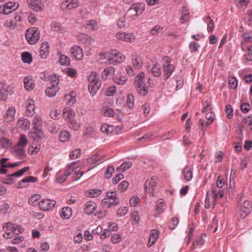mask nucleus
<instances>
[{
	"instance_id": "6e6552de",
	"label": "nucleus",
	"mask_w": 252,
	"mask_h": 252,
	"mask_svg": "<svg viewBox=\"0 0 252 252\" xmlns=\"http://www.w3.org/2000/svg\"><path fill=\"white\" fill-rule=\"evenodd\" d=\"M18 5L15 3L9 2L2 6H0V13L7 15L15 11L17 8Z\"/></svg>"
},
{
	"instance_id": "0e129e2a",
	"label": "nucleus",
	"mask_w": 252,
	"mask_h": 252,
	"mask_svg": "<svg viewBox=\"0 0 252 252\" xmlns=\"http://www.w3.org/2000/svg\"><path fill=\"white\" fill-rule=\"evenodd\" d=\"M199 47L200 45L198 43L193 41L190 42L189 45V47L192 52H196L198 50Z\"/></svg>"
},
{
	"instance_id": "864d4df0",
	"label": "nucleus",
	"mask_w": 252,
	"mask_h": 252,
	"mask_svg": "<svg viewBox=\"0 0 252 252\" xmlns=\"http://www.w3.org/2000/svg\"><path fill=\"white\" fill-rule=\"evenodd\" d=\"M211 103L210 101H208V100H206L205 102L203 103V109L202 110L203 113H206L208 112L212 111V108L211 106Z\"/></svg>"
},
{
	"instance_id": "a18cd8bd",
	"label": "nucleus",
	"mask_w": 252,
	"mask_h": 252,
	"mask_svg": "<svg viewBox=\"0 0 252 252\" xmlns=\"http://www.w3.org/2000/svg\"><path fill=\"white\" fill-rule=\"evenodd\" d=\"M59 137L61 142H64L69 140L70 134L66 131H62L60 133Z\"/></svg>"
},
{
	"instance_id": "f704fd0d",
	"label": "nucleus",
	"mask_w": 252,
	"mask_h": 252,
	"mask_svg": "<svg viewBox=\"0 0 252 252\" xmlns=\"http://www.w3.org/2000/svg\"><path fill=\"white\" fill-rule=\"evenodd\" d=\"M115 73L114 67L111 66L105 68L102 73V78L106 79L109 75H113Z\"/></svg>"
},
{
	"instance_id": "412c9836",
	"label": "nucleus",
	"mask_w": 252,
	"mask_h": 252,
	"mask_svg": "<svg viewBox=\"0 0 252 252\" xmlns=\"http://www.w3.org/2000/svg\"><path fill=\"white\" fill-rule=\"evenodd\" d=\"M211 192L212 194V196L217 200L223 196V190L216 186L212 187Z\"/></svg>"
},
{
	"instance_id": "774afa93",
	"label": "nucleus",
	"mask_w": 252,
	"mask_h": 252,
	"mask_svg": "<svg viewBox=\"0 0 252 252\" xmlns=\"http://www.w3.org/2000/svg\"><path fill=\"white\" fill-rule=\"evenodd\" d=\"M178 222L179 220L177 217L173 218L169 226V228L172 230L174 229L178 224Z\"/></svg>"
},
{
	"instance_id": "49530a36",
	"label": "nucleus",
	"mask_w": 252,
	"mask_h": 252,
	"mask_svg": "<svg viewBox=\"0 0 252 252\" xmlns=\"http://www.w3.org/2000/svg\"><path fill=\"white\" fill-rule=\"evenodd\" d=\"M138 16L141 14L145 10V5L141 3L133 4Z\"/></svg>"
},
{
	"instance_id": "69168bd1",
	"label": "nucleus",
	"mask_w": 252,
	"mask_h": 252,
	"mask_svg": "<svg viewBox=\"0 0 252 252\" xmlns=\"http://www.w3.org/2000/svg\"><path fill=\"white\" fill-rule=\"evenodd\" d=\"M175 133V132L174 131H168L161 136V139L162 140L170 139L173 136Z\"/></svg>"
},
{
	"instance_id": "c85d7f7f",
	"label": "nucleus",
	"mask_w": 252,
	"mask_h": 252,
	"mask_svg": "<svg viewBox=\"0 0 252 252\" xmlns=\"http://www.w3.org/2000/svg\"><path fill=\"white\" fill-rule=\"evenodd\" d=\"M204 22L207 24V30L209 32H212L215 28L214 23L209 16H208L203 19Z\"/></svg>"
},
{
	"instance_id": "ea45409f",
	"label": "nucleus",
	"mask_w": 252,
	"mask_h": 252,
	"mask_svg": "<svg viewBox=\"0 0 252 252\" xmlns=\"http://www.w3.org/2000/svg\"><path fill=\"white\" fill-rule=\"evenodd\" d=\"M22 60L25 63H30L32 61V57L30 53L26 52L22 54Z\"/></svg>"
},
{
	"instance_id": "4c0bfd02",
	"label": "nucleus",
	"mask_w": 252,
	"mask_h": 252,
	"mask_svg": "<svg viewBox=\"0 0 252 252\" xmlns=\"http://www.w3.org/2000/svg\"><path fill=\"white\" fill-rule=\"evenodd\" d=\"M33 129H41L42 123L41 118L37 115L34 116L33 119Z\"/></svg>"
},
{
	"instance_id": "e2e57ef3",
	"label": "nucleus",
	"mask_w": 252,
	"mask_h": 252,
	"mask_svg": "<svg viewBox=\"0 0 252 252\" xmlns=\"http://www.w3.org/2000/svg\"><path fill=\"white\" fill-rule=\"evenodd\" d=\"M80 154L81 149H77L71 152V153L70 154V158L72 159H76L79 157Z\"/></svg>"
},
{
	"instance_id": "a19ab883",
	"label": "nucleus",
	"mask_w": 252,
	"mask_h": 252,
	"mask_svg": "<svg viewBox=\"0 0 252 252\" xmlns=\"http://www.w3.org/2000/svg\"><path fill=\"white\" fill-rule=\"evenodd\" d=\"M70 62L69 58L63 55H61L59 60V63L62 65H68L70 64Z\"/></svg>"
},
{
	"instance_id": "f257e3e1",
	"label": "nucleus",
	"mask_w": 252,
	"mask_h": 252,
	"mask_svg": "<svg viewBox=\"0 0 252 252\" xmlns=\"http://www.w3.org/2000/svg\"><path fill=\"white\" fill-rule=\"evenodd\" d=\"M89 84L88 89L92 96L94 95L101 86V82L98 79V76L96 72H93L88 78Z\"/></svg>"
},
{
	"instance_id": "7ed1b4c3",
	"label": "nucleus",
	"mask_w": 252,
	"mask_h": 252,
	"mask_svg": "<svg viewBox=\"0 0 252 252\" xmlns=\"http://www.w3.org/2000/svg\"><path fill=\"white\" fill-rule=\"evenodd\" d=\"M26 37L31 44H35L39 39L40 33L37 28L33 27L26 32Z\"/></svg>"
},
{
	"instance_id": "20e7f679",
	"label": "nucleus",
	"mask_w": 252,
	"mask_h": 252,
	"mask_svg": "<svg viewBox=\"0 0 252 252\" xmlns=\"http://www.w3.org/2000/svg\"><path fill=\"white\" fill-rule=\"evenodd\" d=\"M168 57L165 56L164 57V60L166 62L163 65V70L164 72L163 78L165 80H166L171 76L174 70V65L169 63V61H168Z\"/></svg>"
},
{
	"instance_id": "9d476101",
	"label": "nucleus",
	"mask_w": 252,
	"mask_h": 252,
	"mask_svg": "<svg viewBox=\"0 0 252 252\" xmlns=\"http://www.w3.org/2000/svg\"><path fill=\"white\" fill-rule=\"evenodd\" d=\"M27 4L30 8L35 11H42L44 9L43 4L37 0H28Z\"/></svg>"
},
{
	"instance_id": "37998d69",
	"label": "nucleus",
	"mask_w": 252,
	"mask_h": 252,
	"mask_svg": "<svg viewBox=\"0 0 252 252\" xmlns=\"http://www.w3.org/2000/svg\"><path fill=\"white\" fill-rule=\"evenodd\" d=\"M132 62L133 66L136 69H139L141 68L143 64L142 62L140 57H136L135 58L133 57Z\"/></svg>"
},
{
	"instance_id": "f8f14e48",
	"label": "nucleus",
	"mask_w": 252,
	"mask_h": 252,
	"mask_svg": "<svg viewBox=\"0 0 252 252\" xmlns=\"http://www.w3.org/2000/svg\"><path fill=\"white\" fill-rule=\"evenodd\" d=\"M70 52L72 56L77 60H82L83 57V50L79 46L74 45L70 48Z\"/></svg>"
},
{
	"instance_id": "5701e85b",
	"label": "nucleus",
	"mask_w": 252,
	"mask_h": 252,
	"mask_svg": "<svg viewBox=\"0 0 252 252\" xmlns=\"http://www.w3.org/2000/svg\"><path fill=\"white\" fill-rule=\"evenodd\" d=\"M49 45L47 42H43L40 47V56L42 58H46L49 53Z\"/></svg>"
},
{
	"instance_id": "c03bdc74",
	"label": "nucleus",
	"mask_w": 252,
	"mask_h": 252,
	"mask_svg": "<svg viewBox=\"0 0 252 252\" xmlns=\"http://www.w3.org/2000/svg\"><path fill=\"white\" fill-rule=\"evenodd\" d=\"M127 81V78L123 75L116 76L114 78V81L118 85L125 84Z\"/></svg>"
},
{
	"instance_id": "c9c22d12",
	"label": "nucleus",
	"mask_w": 252,
	"mask_h": 252,
	"mask_svg": "<svg viewBox=\"0 0 252 252\" xmlns=\"http://www.w3.org/2000/svg\"><path fill=\"white\" fill-rule=\"evenodd\" d=\"M184 177L186 180L189 181L192 178L191 169L189 166H186L183 171Z\"/></svg>"
},
{
	"instance_id": "f03ea898",
	"label": "nucleus",
	"mask_w": 252,
	"mask_h": 252,
	"mask_svg": "<svg viewBox=\"0 0 252 252\" xmlns=\"http://www.w3.org/2000/svg\"><path fill=\"white\" fill-rule=\"evenodd\" d=\"M134 85L137 88L138 93L144 96L148 93V89L145 84V74L141 72L135 77Z\"/></svg>"
},
{
	"instance_id": "a211bd4d",
	"label": "nucleus",
	"mask_w": 252,
	"mask_h": 252,
	"mask_svg": "<svg viewBox=\"0 0 252 252\" xmlns=\"http://www.w3.org/2000/svg\"><path fill=\"white\" fill-rule=\"evenodd\" d=\"M63 115L67 122L74 119L75 113L74 110L70 107H66L63 111Z\"/></svg>"
},
{
	"instance_id": "bb28decb",
	"label": "nucleus",
	"mask_w": 252,
	"mask_h": 252,
	"mask_svg": "<svg viewBox=\"0 0 252 252\" xmlns=\"http://www.w3.org/2000/svg\"><path fill=\"white\" fill-rule=\"evenodd\" d=\"M101 193V190L99 189H89L86 191L85 195L89 197H97Z\"/></svg>"
},
{
	"instance_id": "4468645a",
	"label": "nucleus",
	"mask_w": 252,
	"mask_h": 252,
	"mask_svg": "<svg viewBox=\"0 0 252 252\" xmlns=\"http://www.w3.org/2000/svg\"><path fill=\"white\" fill-rule=\"evenodd\" d=\"M26 115L28 117L32 116L35 113L34 101L32 99H28L26 102Z\"/></svg>"
},
{
	"instance_id": "aec40b11",
	"label": "nucleus",
	"mask_w": 252,
	"mask_h": 252,
	"mask_svg": "<svg viewBox=\"0 0 252 252\" xmlns=\"http://www.w3.org/2000/svg\"><path fill=\"white\" fill-rule=\"evenodd\" d=\"M15 114V110L14 108L11 107L9 108L3 116L4 121L7 123L12 121L14 119Z\"/></svg>"
},
{
	"instance_id": "79ce46f5",
	"label": "nucleus",
	"mask_w": 252,
	"mask_h": 252,
	"mask_svg": "<svg viewBox=\"0 0 252 252\" xmlns=\"http://www.w3.org/2000/svg\"><path fill=\"white\" fill-rule=\"evenodd\" d=\"M151 72L155 77H158L161 74L160 67L159 65L155 64L151 69Z\"/></svg>"
},
{
	"instance_id": "0eeeda50",
	"label": "nucleus",
	"mask_w": 252,
	"mask_h": 252,
	"mask_svg": "<svg viewBox=\"0 0 252 252\" xmlns=\"http://www.w3.org/2000/svg\"><path fill=\"white\" fill-rule=\"evenodd\" d=\"M29 133L30 139L35 142H40L44 137V134L41 129H33Z\"/></svg>"
},
{
	"instance_id": "e433bc0d",
	"label": "nucleus",
	"mask_w": 252,
	"mask_h": 252,
	"mask_svg": "<svg viewBox=\"0 0 252 252\" xmlns=\"http://www.w3.org/2000/svg\"><path fill=\"white\" fill-rule=\"evenodd\" d=\"M112 55L115 56V59L114 60V62L116 63V64L123 62L125 59V56L117 53L116 51H114Z\"/></svg>"
},
{
	"instance_id": "ddd939ff",
	"label": "nucleus",
	"mask_w": 252,
	"mask_h": 252,
	"mask_svg": "<svg viewBox=\"0 0 252 252\" xmlns=\"http://www.w3.org/2000/svg\"><path fill=\"white\" fill-rule=\"evenodd\" d=\"M156 178L153 177L151 178L150 181H147L144 184V190L145 191H149V193H151L153 196H154V190L155 189V187L157 186V183L156 181Z\"/></svg>"
},
{
	"instance_id": "393cba45",
	"label": "nucleus",
	"mask_w": 252,
	"mask_h": 252,
	"mask_svg": "<svg viewBox=\"0 0 252 252\" xmlns=\"http://www.w3.org/2000/svg\"><path fill=\"white\" fill-rule=\"evenodd\" d=\"M17 126L24 129H28L30 126V122L27 119L20 118L17 122Z\"/></svg>"
},
{
	"instance_id": "f3484780",
	"label": "nucleus",
	"mask_w": 252,
	"mask_h": 252,
	"mask_svg": "<svg viewBox=\"0 0 252 252\" xmlns=\"http://www.w3.org/2000/svg\"><path fill=\"white\" fill-rule=\"evenodd\" d=\"M116 37L119 39L127 42H133L135 40L134 36L132 34L126 33L125 32L118 33Z\"/></svg>"
},
{
	"instance_id": "473e14b6",
	"label": "nucleus",
	"mask_w": 252,
	"mask_h": 252,
	"mask_svg": "<svg viewBox=\"0 0 252 252\" xmlns=\"http://www.w3.org/2000/svg\"><path fill=\"white\" fill-rule=\"evenodd\" d=\"M100 156V154L98 153H96L95 154L93 155L91 158L87 159V161L92 164H99L101 163V161L98 158V157Z\"/></svg>"
},
{
	"instance_id": "052dcab7",
	"label": "nucleus",
	"mask_w": 252,
	"mask_h": 252,
	"mask_svg": "<svg viewBox=\"0 0 252 252\" xmlns=\"http://www.w3.org/2000/svg\"><path fill=\"white\" fill-rule=\"evenodd\" d=\"M128 185L129 183L128 182L124 181L118 185V189L120 190L121 192H123L127 188Z\"/></svg>"
},
{
	"instance_id": "2eb2a0df",
	"label": "nucleus",
	"mask_w": 252,
	"mask_h": 252,
	"mask_svg": "<svg viewBox=\"0 0 252 252\" xmlns=\"http://www.w3.org/2000/svg\"><path fill=\"white\" fill-rule=\"evenodd\" d=\"M9 86L6 84L0 83V99L5 100L9 94Z\"/></svg>"
},
{
	"instance_id": "423d86ee",
	"label": "nucleus",
	"mask_w": 252,
	"mask_h": 252,
	"mask_svg": "<svg viewBox=\"0 0 252 252\" xmlns=\"http://www.w3.org/2000/svg\"><path fill=\"white\" fill-rule=\"evenodd\" d=\"M239 203L242 204L241 208V212L244 213V215H242V218L244 219L249 214H250L251 210L252 209V203L248 200H243L242 197H241Z\"/></svg>"
},
{
	"instance_id": "6e6d98bb",
	"label": "nucleus",
	"mask_w": 252,
	"mask_h": 252,
	"mask_svg": "<svg viewBox=\"0 0 252 252\" xmlns=\"http://www.w3.org/2000/svg\"><path fill=\"white\" fill-rule=\"evenodd\" d=\"M28 143V140L26 137L24 135L20 136V139L17 144V146H25Z\"/></svg>"
},
{
	"instance_id": "603ef678",
	"label": "nucleus",
	"mask_w": 252,
	"mask_h": 252,
	"mask_svg": "<svg viewBox=\"0 0 252 252\" xmlns=\"http://www.w3.org/2000/svg\"><path fill=\"white\" fill-rule=\"evenodd\" d=\"M49 80L50 81L51 85L58 86L59 83V76L55 75H51L49 77Z\"/></svg>"
},
{
	"instance_id": "72a5a7b5",
	"label": "nucleus",
	"mask_w": 252,
	"mask_h": 252,
	"mask_svg": "<svg viewBox=\"0 0 252 252\" xmlns=\"http://www.w3.org/2000/svg\"><path fill=\"white\" fill-rule=\"evenodd\" d=\"M106 195L107 198L112 199L113 201V202H115V205L119 203V199L117 197V194L115 191L108 192Z\"/></svg>"
},
{
	"instance_id": "8fccbe9b",
	"label": "nucleus",
	"mask_w": 252,
	"mask_h": 252,
	"mask_svg": "<svg viewBox=\"0 0 252 252\" xmlns=\"http://www.w3.org/2000/svg\"><path fill=\"white\" fill-rule=\"evenodd\" d=\"M225 113L227 114V117L228 119H231L233 116V110L232 109V106L229 105L227 104L226 105L225 107Z\"/></svg>"
},
{
	"instance_id": "dca6fc26",
	"label": "nucleus",
	"mask_w": 252,
	"mask_h": 252,
	"mask_svg": "<svg viewBox=\"0 0 252 252\" xmlns=\"http://www.w3.org/2000/svg\"><path fill=\"white\" fill-rule=\"evenodd\" d=\"M97 207L95 203L93 201L86 202L85 205L84 211L88 215H90L94 213Z\"/></svg>"
},
{
	"instance_id": "9b49d317",
	"label": "nucleus",
	"mask_w": 252,
	"mask_h": 252,
	"mask_svg": "<svg viewBox=\"0 0 252 252\" xmlns=\"http://www.w3.org/2000/svg\"><path fill=\"white\" fill-rule=\"evenodd\" d=\"M79 3L77 0H66L62 3L61 7L63 10H71L77 7Z\"/></svg>"
},
{
	"instance_id": "cd10ccee",
	"label": "nucleus",
	"mask_w": 252,
	"mask_h": 252,
	"mask_svg": "<svg viewBox=\"0 0 252 252\" xmlns=\"http://www.w3.org/2000/svg\"><path fill=\"white\" fill-rule=\"evenodd\" d=\"M189 12L187 7L184 6L182 11V16L180 18V21L182 23L187 22L189 19Z\"/></svg>"
},
{
	"instance_id": "de8ad7c7",
	"label": "nucleus",
	"mask_w": 252,
	"mask_h": 252,
	"mask_svg": "<svg viewBox=\"0 0 252 252\" xmlns=\"http://www.w3.org/2000/svg\"><path fill=\"white\" fill-rule=\"evenodd\" d=\"M115 205V202L112 199L104 198L102 200L101 205L103 207L109 208L111 205Z\"/></svg>"
},
{
	"instance_id": "b1692460",
	"label": "nucleus",
	"mask_w": 252,
	"mask_h": 252,
	"mask_svg": "<svg viewBox=\"0 0 252 252\" xmlns=\"http://www.w3.org/2000/svg\"><path fill=\"white\" fill-rule=\"evenodd\" d=\"M72 209L70 207H63L62 210L61 217L63 219H69L72 216Z\"/></svg>"
},
{
	"instance_id": "338daca9",
	"label": "nucleus",
	"mask_w": 252,
	"mask_h": 252,
	"mask_svg": "<svg viewBox=\"0 0 252 252\" xmlns=\"http://www.w3.org/2000/svg\"><path fill=\"white\" fill-rule=\"evenodd\" d=\"M126 103L129 108L133 107L134 105V96L132 94H128L127 96Z\"/></svg>"
},
{
	"instance_id": "6ab92c4d",
	"label": "nucleus",
	"mask_w": 252,
	"mask_h": 252,
	"mask_svg": "<svg viewBox=\"0 0 252 252\" xmlns=\"http://www.w3.org/2000/svg\"><path fill=\"white\" fill-rule=\"evenodd\" d=\"M216 201L217 199L211 195L209 194V191H208L207 192L205 199V207L207 209H209L211 206H213V207L214 208Z\"/></svg>"
},
{
	"instance_id": "1a4fd4ad",
	"label": "nucleus",
	"mask_w": 252,
	"mask_h": 252,
	"mask_svg": "<svg viewBox=\"0 0 252 252\" xmlns=\"http://www.w3.org/2000/svg\"><path fill=\"white\" fill-rule=\"evenodd\" d=\"M77 38L80 43L86 46L91 45L94 42V39L91 36L84 33H79Z\"/></svg>"
},
{
	"instance_id": "2f4dec72",
	"label": "nucleus",
	"mask_w": 252,
	"mask_h": 252,
	"mask_svg": "<svg viewBox=\"0 0 252 252\" xmlns=\"http://www.w3.org/2000/svg\"><path fill=\"white\" fill-rule=\"evenodd\" d=\"M131 165L132 163L130 161H125L117 168V170L119 172H123L130 168Z\"/></svg>"
},
{
	"instance_id": "7c9ffc66",
	"label": "nucleus",
	"mask_w": 252,
	"mask_h": 252,
	"mask_svg": "<svg viewBox=\"0 0 252 252\" xmlns=\"http://www.w3.org/2000/svg\"><path fill=\"white\" fill-rule=\"evenodd\" d=\"M114 129V127L112 125H108L106 124H103L101 126V130L104 134H111Z\"/></svg>"
},
{
	"instance_id": "13d9d810",
	"label": "nucleus",
	"mask_w": 252,
	"mask_h": 252,
	"mask_svg": "<svg viewBox=\"0 0 252 252\" xmlns=\"http://www.w3.org/2000/svg\"><path fill=\"white\" fill-rule=\"evenodd\" d=\"M79 167H76L75 168L74 173L73 174V177L75 181L78 180L84 174V172L83 171L79 172Z\"/></svg>"
},
{
	"instance_id": "c756f323",
	"label": "nucleus",
	"mask_w": 252,
	"mask_h": 252,
	"mask_svg": "<svg viewBox=\"0 0 252 252\" xmlns=\"http://www.w3.org/2000/svg\"><path fill=\"white\" fill-rule=\"evenodd\" d=\"M51 26L52 30L55 32H64L66 31L65 28L60 23L53 22Z\"/></svg>"
},
{
	"instance_id": "a878e982",
	"label": "nucleus",
	"mask_w": 252,
	"mask_h": 252,
	"mask_svg": "<svg viewBox=\"0 0 252 252\" xmlns=\"http://www.w3.org/2000/svg\"><path fill=\"white\" fill-rule=\"evenodd\" d=\"M59 89L58 86L51 85V87H48L46 88L45 93L48 96L53 97L56 95Z\"/></svg>"
},
{
	"instance_id": "58836bf2",
	"label": "nucleus",
	"mask_w": 252,
	"mask_h": 252,
	"mask_svg": "<svg viewBox=\"0 0 252 252\" xmlns=\"http://www.w3.org/2000/svg\"><path fill=\"white\" fill-rule=\"evenodd\" d=\"M86 28L92 31L96 30L98 26L94 20H90L86 23Z\"/></svg>"
},
{
	"instance_id": "09e8293b",
	"label": "nucleus",
	"mask_w": 252,
	"mask_h": 252,
	"mask_svg": "<svg viewBox=\"0 0 252 252\" xmlns=\"http://www.w3.org/2000/svg\"><path fill=\"white\" fill-rule=\"evenodd\" d=\"M67 123L68 126L75 130H77L80 127L79 123L77 122L74 119H73L71 121H69Z\"/></svg>"
},
{
	"instance_id": "4d7b16f0",
	"label": "nucleus",
	"mask_w": 252,
	"mask_h": 252,
	"mask_svg": "<svg viewBox=\"0 0 252 252\" xmlns=\"http://www.w3.org/2000/svg\"><path fill=\"white\" fill-rule=\"evenodd\" d=\"M127 14L130 17H132L133 19L134 17L138 16L136 11L135 7L133 6V4L130 7L127 12Z\"/></svg>"
},
{
	"instance_id": "680f3d73",
	"label": "nucleus",
	"mask_w": 252,
	"mask_h": 252,
	"mask_svg": "<svg viewBox=\"0 0 252 252\" xmlns=\"http://www.w3.org/2000/svg\"><path fill=\"white\" fill-rule=\"evenodd\" d=\"M18 146H16L15 149L14 150L17 156L20 157L21 159L24 158V156L25 155V150L22 148H18Z\"/></svg>"
},
{
	"instance_id": "bf43d9fd",
	"label": "nucleus",
	"mask_w": 252,
	"mask_h": 252,
	"mask_svg": "<svg viewBox=\"0 0 252 252\" xmlns=\"http://www.w3.org/2000/svg\"><path fill=\"white\" fill-rule=\"evenodd\" d=\"M156 210L159 213H160L163 212L164 210V205L163 204V200L159 199L158 200L156 203Z\"/></svg>"
},
{
	"instance_id": "5fc2aeb1",
	"label": "nucleus",
	"mask_w": 252,
	"mask_h": 252,
	"mask_svg": "<svg viewBox=\"0 0 252 252\" xmlns=\"http://www.w3.org/2000/svg\"><path fill=\"white\" fill-rule=\"evenodd\" d=\"M114 172V168L112 165L108 166L106 171L105 172V177L107 179H109L112 176Z\"/></svg>"
},
{
	"instance_id": "4be33fe9",
	"label": "nucleus",
	"mask_w": 252,
	"mask_h": 252,
	"mask_svg": "<svg viewBox=\"0 0 252 252\" xmlns=\"http://www.w3.org/2000/svg\"><path fill=\"white\" fill-rule=\"evenodd\" d=\"M24 84L25 88L28 91H31L34 87V84L31 76H27L24 78Z\"/></svg>"
},
{
	"instance_id": "39448f33",
	"label": "nucleus",
	"mask_w": 252,
	"mask_h": 252,
	"mask_svg": "<svg viewBox=\"0 0 252 252\" xmlns=\"http://www.w3.org/2000/svg\"><path fill=\"white\" fill-rule=\"evenodd\" d=\"M56 201L48 199H42L38 203L40 209L44 211L50 210L55 206Z\"/></svg>"
},
{
	"instance_id": "3c124183",
	"label": "nucleus",
	"mask_w": 252,
	"mask_h": 252,
	"mask_svg": "<svg viewBox=\"0 0 252 252\" xmlns=\"http://www.w3.org/2000/svg\"><path fill=\"white\" fill-rule=\"evenodd\" d=\"M0 143L2 148H8L11 145L10 140L7 138H3L0 139Z\"/></svg>"
}]
</instances>
